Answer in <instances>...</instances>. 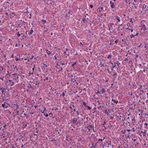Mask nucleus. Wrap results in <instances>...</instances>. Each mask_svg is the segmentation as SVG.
Listing matches in <instances>:
<instances>
[{"label":"nucleus","instance_id":"24","mask_svg":"<svg viewBox=\"0 0 148 148\" xmlns=\"http://www.w3.org/2000/svg\"><path fill=\"white\" fill-rule=\"evenodd\" d=\"M49 115L50 117H51L53 116V114L52 113H49Z\"/></svg>","mask_w":148,"mask_h":148},{"label":"nucleus","instance_id":"33","mask_svg":"<svg viewBox=\"0 0 148 148\" xmlns=\"http://www.w3.org/2000/svg\"><path fill=\"white\" fill-rule=\"evenodd\" d=\"M76 64V62H74L73 63V64H72V66H74V65H75V64Z\"/></svg>","mask_w":148,"mask_h":148},{"label":"nucleus","instance_id":"54","mask_svg":"<svg viewBox=\"0 0 148 148\" xmlns=\"http://www.w3.org/2000/svg\"><path fill=\"white\" fill-rule=\"evenodd\" d=\"M114 118L113 117H112V116H110V119H113Z\"/></svg>","mask_w":148,"mask_h":148},{"label":"nucleus","instance_id":"31","mask_svg":"<svg viewBox=\"0 0 148 148\" xmlns=\"http://www.w3.org/2000/svg\"><path fill=\"white\" fill-rule=\"evenodd\" d=\"M90 7L91 8H93V5H90Z\"/></svg>","mask_w":148,"mask_h":148},{"label":"nucleus","instance_id":"48","mask_svg":"<svg viewBox=\"0 0 148 148\" xmlns=\"http://www.w3.org/2000/svg\"><path fill=\"white\" fill-rule=\"evenodd\" d=\"M24 145L23 144H22V145H21V147L22 148L23 147H24Z\"/></svg>","mask_w":148,"mask_h":148},{"label":"nucleus","instance_id":"28","mask_svg":"<svg viewBox=\"0 0 148 148\" xmlns=\"http://www.w3.org/2000/svg\"><path fill=\"white\" fill-rule=\"evenodd\" d=\"M114 74L113 75V76H117V73H114Z\"/></svg>","mask_w":148,"mask_h":148},{"label":"nucleus","instance_id":"34","mask_svg":"<svg viewBox=\"0 0 148 148\" xmlns=\"http://www.w3.org/2000/svg\"><path fill=\"white\" fill-rule=\"evenodd\" d=\"M60 64H61L62 65H64L65 64L64 63H63V62H61L60 63Z\"/></svg>","mask_w":148,"mask_h":148},{"label":"nucleus","instance_id":"52","mask_svg":"<svg viewBox=\"0 0 148 148\" xmlns=\"http://www.w3.org/2000/svg\"><path fill=\"white\" fill-rule=\"evenodd\" d=\"M145 8H146L147 9L148 8V6H147L146 5H145Z\"/></svg>","mask_w":148,"mask_h":148},{"label":"nucleus","instance_id":"7","mask_svg":"<svg viewBox=\"0 0 148 148\" xmlns=\"http://www.w3.org/2000/svg\"><path fill=\"white\" fill-rule=\"evenodd\" d=\"M7 90V88H2V94H5V92Z\"/></svg>","mask_w":148,"mask_h":148},{"label":"nucleus","instance_id":"13","mask_svg":"<svg viewBox=\"0 0 148 148\" xmlns=\"http://www.w3.org/2000/svg\"><path fill=\"white\" fill-rule=\"evenodd\" d=\"M141 132L143 134V136H145V134H146V131H145V132H143V131H142Z\"/></svg>","mask_w":148,"mask_h":148},{"label":"nucleus","instance_id":"29","mask_svg":"<svg viewBox=\"0 0 148 148\" xmlns=\"http://www.w3.org/2000/svg\"><path fill=\"white\" fill-rule=\"evenodd\" d=\"M17 36H18V37H19V36H21V34H20L19 33V32H17Z\"/></svg>","mask_w":148,"mask_h":148},{"label":"nucleus","instance_id":"20","mask_svg":"<svg viewBox=\"0 0 148 148\" xmlns=\"http://www.w3.org/2000/svg\"><path fill=\"white\" fill-rule=\"evenodd\" d=\"M76 112L77 113V115H79V113H80L81 112H79V110H78L77 111H76Z\"/></svg>","mask_w":148,"mask_h":148},{"label":"nucleus","instance_id":"8","mask_svg":"<svg viewBox=\"0 0 148 148\" xmlns=\"http://www.w3.org/2000/svg\"><path fill=\"white\" fill-rule=\"evenodd\" d=\"M141 27L142 29H143L144 31H145L146 30V27L145 24H143L140 26Z\"/></svg>","mask_w":148,"mask_h":148},{"label":"nucleus","instance_id":"64","mask_svg":"<svg viewBox=\"0 0 148 148\" xmlns=\"http://www.w3.org/2000/svg\"><path fill=\"white\" fill-rule=\"evenodd\" d=\"M127 131H128V132H129V131H130V130H127Z\"/></svg>","mask_w":148,"mask_h":148},{"label":"nucleus","instance_id":"42","mask_svg":"<svg viewBox=\"0 0 148 148\" xmlns=\"http://www.w3.org/2000/svg\"><path fill=\"white\" fill-rule=\"evenodd\" d=\"M89 126L90 127V128H92L93 127V126L91 125H89Z\"/></svg>","mask_w":148,"mask_h":148},{"label":"nucleus","instance_id":"9","mask_svg":"<svg viewBox=\"0 0 148 148\" xmlns=\"http://www.w3.org/2000/svg\"><path fill=\"white\" fill-rule=\"evenodd\" d=\"M90 146L91 147L90 148H93L95 147V146L94 145V143H91L90 144Z\"/></svg>","mask_w":148,"mask_h":148},{"label":"nucleus","instance_id":"37","mask_svg":"<svg viewBox=\"0 0 148 148\" xmlns=\"http://www.w3.org/2000/svg\"><path fill=\"white\" fill-rule=\"evenodd\" d=\"M65 93H64V92H63L62 93V96H65Z\"/></svg>","mask_w":148,"mask_h":148},{"label":"nucleus","instance_id":"45","mask_svg":"<svg viewBox=\"0 0 148 148\" xmlns=\"http://www.w3.org/2000/svg\"><path fill=\"white\" fill-rule=\"evenodd\" d=\"M124 60L125 61H127V58H126L124 59Z\"/></svg>","mask_w":148,"mask_h":148},{"label":"nucleus","instance_id":"30","mask_svg":"<svg viewBox=\"0 0 148 148\" xmlns=\"http://www.w3.org/2000/svg\"><path fill=\"white\" fill-rule=\"evenodd\" d=\"M44 115L46 117H47L49 116V115L48 114H45V113H44Z\"/></svg>","mask_w":148,"mask_h":148},{"label":"nucleus","instance_id":"12","mask_svg":"<svg viewBox=\"0 0 148 148\" xmlns=\"http://www.w3.org/2000/svg\"><path fill=\"white\" fill-rule=\"evenodd\" d=\"M34 31L32 29V28H31V30H30V32L29 33V35H32V33Z\"/></svg>","mask_w":148,"mask_h":148},{"label":"nucleus","instance_id":"19","mask_svg":"<svg viewBox=\"0 0 148 148\" xmlns=\"http://www.w3.org/2000/svg\"><path fill=\"white\" fill-rule=\"evenodd\" d=\"M83 104L84 106H85L86 107L87 106L86 105V103L85 102H83Z\"/></svg>","mask_w":148,"mask_h":148},{"label":"nucleus","instance_id":"49","mask_svg":"<svg viewBox=\"0 0 148 148\" xmlns=\"http://www.w3.org/2000/svg\"><path fill=\"white\" fill-rule=\"evenodd\" d=\"M14 56V54H12V56H11V57L13 58H14L13 57V56Z\"/></svg>","mask_w":148,"mask_h":148},{"label":"nucleus","instance_id":"32","mask_svg":"<svg viewBox=\"0 0 148 148\" xmlns=\"http://www.w3.org/2000/svg\"><path fill=\"white\" fill-rule=\"evenodd\" d=\"M82 21H83L84 23L85 21L86 20V19L85 18H83L82 19Z\"/></svg>","mask_w":148,"mask_h":148},{"label":"nucleus","instance_id":"2","mask_svg":"<svg viewBox=\"0 0 148 148\" xmlns=\"http://www.w3.org/2000/svg\"><path fill=\"white\" fill-rule=\"evenodd\" d=\"M110 7L112 9L114 8L116 5V3H115L114 2H113L111 1H110Z\"/></svg>","mask_w":148,"mask_h":148},{"label":"nucleus","instance_id":"21","mask_svg":"<svg viewBox=\"0 0 148 148\" xmlns=\"http://www.w3.org/2000/svg\"><path fill=\"white\" fill-rule=\"evenodd\" d=\"M103 141V140H102V139H98V142H99V141H101V142H102Z\"/></svg>","mask_w":148,"mask_h":148},{"label":"nucleus","instance_id":"58","mask_svg":"<svg viewBox=\"0 0 148 148\" xmlns=\"http://www.w3.org/2000/svg\"><path fill=\"white\" fill-rule=\"evenodd\" d=\"M35 66H34V67L32 68V70L34 71V69Z\"/></svg>","mask_w":148,"mask_h":148},{"label":"nucleus","instance_id":"40","mask_svg":"<svg viewBox=\"0 0 148 148\" xmlns=\"http://www.w3.org/2000/svg\"><path fill=\"white\" fill-rule=\"evenodd\" d=\"M24 76L23 75L21 77V78L22 79H23L24 78Z\"/></svg>","mask_w":148,"mask_h":148},{"label":"nucleus","instance_id":"3","mask_svg":"<svg viewBox=\"0 0 148 148\" xmlns=\"http://www.w3.org/2000/svg\"><path fill=\"white\" fill-rule=\"evenodd\" d=\"M2 107L4 108H7L8 107V104L4 102L3 103L1 104Z\"/></svg>","mask_w":148,"mask_h":148},{"label":"nucleus","instance_id":"57","mask_svg":"<svg viewBox=\"0 0 148 148\" xmlns=\"http://www.w3.org/2000/svg\"><path fill=\"white\" fill-rule=\"evenodd\" d=\"M6 126V125H3V127H5Z\"/></svg>","mask_w":148,"mask_h":148},{"label":"nucleus","instance_id":"46","mask_svg":"<svg viewBox=\"0 0 148 148\" xmlns=\"http://www.w3.org/2000/svg\"><path fill=\"white\" fill-rule=\"evenodd\" d=\"M34 56H32L30 58L31 59H32L33 58Z\"/></svg>","mask_w":148,"mask_h":148},{"label":"nucleus","instance_id":"62","mask_svg":"<svg viewBox=\"0 0 148 148\" xmlns=\"http://www.w3.org/2000/svg\"><path fill=\"white\" fill-rule=\"evenodd\" d=\"M105 138V137H103V139H102L103 140H104Z\"/></svg>","mask_w":148,"mask_h":148},{"label":"nucleus","instance_id":"25","mask_svg":"<svg viewBox=\"0 0 148 148\" xmlns=\"http://www.w3.org/2000/svg\"><path fill=\"white\" fill-rule=\"evenodd\" d=\"M47 67V66L46 64H44L43 67L45 68L46 67Z\"/></svg>","mask_w":148,"mask_h":148},{"label":"nucleus","instance_id":"43","mask_svg":"<svg viewBox=\"0 0 148 148\" xmlns=\"http://www.w3.org/2000/svg\"><path fill=\"white\" fill-rule=\"evenodd\" d=\"M16 112L17 113V114L18 115L19 114V111H16Z\"/></svg>","mask_w":148,"mask_h":148},{"label":"nucleus","instance_id":"27","mask_svg":"<svg viewBox=\"0 0 148 148\" xmlns=\"http://www.w3.org/2000/svg\"><path fill=\"white\" fill-rule=\"evenodd\" d=\"M136 36H140V34H139L138 33H136V35H135Z\"/></svg>","mask_w":148,"mask_h":148},{"label":"nucleus","instance_id":"16","mask_svg":"<svg viewBox=\"0 0 148 148\" xmlns=\"http://www.w3.org/2000/svg\"><path fill=\"white\" fill-rule=\"evenodd\" d=\"M134 35H133V34H131L130 35V36L131 38H132L133 37L134 38Z\"/></svg>","mask_w":148,"mask_h":148},{"label":"nucleus","instance_id":"10","mask_svg":"<svg viewBox=\"0 0 148 148\" xmlns=\"http://www.w3.org/2000/svg\"><path fill=\"white\" fill-rule=\"evenodd\" d=\"M105 113L108 114V115H109V114H109V113H110V110H107V109H106L105 110Z\"/></svg>","mask_w":148,"mask_h":148},{"label":"nucleus","instance_id":"44","mask_svg":"<svg viewBox=\"0 0 148 148\" xmlns=\"http://www.w3.org/2000/svg\"><path fill=\"white\" fill-rule=\"evenodd\" d=\"M130 22H132V23H133V22L132 21V18H130Z\"/></svg>","mask_w":148,"mask_h":148},{"label":"nucleus","instance_id":"59","mask_svg":"<svg viewBox=\"0 0 148 148\" xmlns=\"http://www.w3.org/2000/svg\"><path fill=\"white\" fill-rule=\"evenodd\" d=\"M127 25L128 26H130V24L129 23H127Z\"/></svg>","mask_w":148,"mask_h":148},{"label":"nucleus","instance_id":"18","mask_svg":"<svg viewBox=\"0 0 148 148\" xmlns=\"http://www.w3.org/2000/svg\"><path fill=\"white\" fill-rule=\"evenodd\" d=\"M42 21L43 22L42 24H44L46 22V21L44 20H42Z\"/></svg>","mask_w":148,"mask_h":148},{"label":"nucleus","instance_id":"56","mask_svg":"<svg viewBox=\"0 0 148 148\" xmlns=\"http://www.w3.org/2000/svg\"><path fill=\"white\" fill-rule=\"evenodd\" d=\"M132 122H133L134 121V118L133 119H132Z\"/></svg>","mask_w":148,"mask_h":148},{"label":"nucleus","instance_id":"55","mask_svg":"<svg viewBox=\"0 0 148 148\" xmlns=\"http://www.w3.org/2000/svg\"><path fill=\"white\" fill-rule=\"evenodd\" d=\"M15 60L16 61H18V60L19 59L18 58H16L15 59Z\"/></svg>","mask_w":148,"mask_h":148},{"label":"nucleus","instance_id":"51","mask_svg":"<svg viewBox=\"0 0 148 148\" xmlns=\"http://www.w3.org/2000/svg\"><path fill=\"white\" fill-rule=\"evenodd\" d=\"M101 93V92H100V91H98V92H97V93Z\"/></svg>","mask_w":148,"mask_h":148},{"label":"nucleus","instance_id":"17","mask_svg":"<svg viewBox=\"0 0 148 148\" xmlns=\"http://www.w3.org/2000/svg\"><path fill=\"white\" fill-rule=\"evenodd\" d=\"M47 53L48 55H49L51 53V52L50 51H48L47 52Z\"/></svg>","mask_w":148,"mask_h":148},{"label":"nucleus","instance_id":"35","mask_svg":"<svg viewBox=\"0 0 148 148\" xmlns=\"http://www.w3.org/2000/svg\"><path fill=\"white\" fill-rule=\"evenodd\" d=\"M116 67V64H115V65L112 66V68H113V69L114 68Z\"/></svg>","mask_w":148,"mask_h":148},{"label":"nucleus","instance_id":"53","mask_svg":"<svg viewBox=\"0 0 148 148\" xmlns=\"http://www.w3.org/2000/svg\"><path fill=\"white\" fill-rule=\"evenodd\" d=\"M144 125H145L147 126L148 125V124L147 123H145Z\"/></svg>","mask_w":148,"mask_h":148},{"label":"nucleus","instance_id":"15","mask_svg":"<svg viewBox=\"0 0 148 148\" xmlns=\"http://www.w3.org/2000/svg\"><path fill=\"white\" fill-rule=\"evenodd\" d=\"M112 55H108L107 57V58L108 59H111L112 58Z\"/></svg>","mask_w":148,"mask_h":148},{"label":"nucleus","instance_id":"14","mask_svg":"<svg viewBox=\"0 0 148 148\" xmlns=\"http://www.w3.org/2000/svg\"><path fill=\"white\" fill-rule=\"evenodd\" d=\"M100 92H101L102 94L105 92V89L103 88L100 91Z\"/></svg>","mask_w":148,"mask_h":148},{"label":"nucleus","instance_id":"11","mask_svg":"<svg viewBox=\"0 0 148 148\" xmlns=\"http://www.w3.org/2000/svg\"><path fill=\"white\" fill-rule=\"evenodd\" d=\"M112 101H113L114 103H115L116 104H117L118 103V101L117 100H116L114 99H112Z\"/></svg>","mask_w":148,"mask_h":148},{"label":"nucleus","instance_id":"4","mask_svg":"<svg viewBox=\"0 0 148 148\" xmlns=\"http://www.w3.org/2000/svg\"><path fill=\"white\" fill-rule=\"evenodd\" d=\"M8 82H9L11 86L14 85L15 82V81H13V79L12 80H8Z\"/></svg>","mask_w":148,"mask_h":148},{"label":"nucleus","instance_id":"5","mask_svg":"<svg viewBox=\"0 0 148 148\" xmlns=\"http://www.w3.org/2000/svg\"><path fill=\"white\" fill-rule=\"evenodd\" d=\"M71 121L73 122V123L75 124L76 125H77L76 122L77 121V119L75 118H73V119L71 120Z\"/></svg>","mask_w":148,"mask_h":148},{"label":"nucleus","instance_id":"41","mask_svg":"<svg viewBox=\"0 0 148 148\" xmlns=\"http://www.w3.org/2000/svg\"><path fill=\"white\" fill-rule=\"evenodd\" d=\"M40 111H41V112L42 113H44V110H43H43H41Z\"/></svg>","mask_w":148,"mask_h":148},{"label":"nucleus","instance_id":"47","mask_svg":"<svg viewBox=\"0 0 148 148\" xmlns=\"http://www.w3.org/2000/svg\"><path fill=\"white\" fill-rule=\"evenodd\" d=\"M4 77H3L2 78H1V80L3 81L4 80Z\"/></svg>","mask_w":148,"mask_h":148},{"label":"nucleus","instance_id":"36","mask_svg":"<svg viewBox=\"0 0 148 148\" xmlns=\"http://www.w3.org/2000/svg\"><path fill=\"white\" fill-rule=\"evenodd\" d=\"M118 41L117 40H116L114 41V42L116 44H117V43H118Z\"/></svg>","mask_w":148,"mask_h":148},{"label":"nucleus","instance_id":"1","mask_svg":"<svg viewBox=\"0 0 148 148\" xmlns=\"http://www.w3.org/2000/svg\"><path fill=\"white\" fill-rule=\"evenodd\" d=\"M12 79L13 81L18 83L19 82V75L17 73H14L12 74Z\"/></svg>","mask_w":148,"mask_h":148},{"label":"nucleus","instance_id":"22","mask_svg":"<svg viewBox=\"0 0 148 148\" xmlns=\"http://www.w3.org/2000/svg\"><path fill=\"white\" fill-rule=\"evenodd\" d=\"M19 106L18 105H16V109L15 110H17V109L19 108Z\"/></svg>","mask_w":148,"mask_h":148},{"label":"nucleus","instance_id":"6","mask_svg":"<svg viewBox=\"0 0 148 148\" xmlns=\"http://www.w3.org/2000/svg\"><path fill=\"white\" fill-rule=\"evenodd\" d=\"M114 17L117 20V22H119L121 21V17L117 15H115L114 16Z\"/></svg>","mask_w":148,"mask_h":148},{"label":"nucleus","instance_id":"61","mask_svg":"<svg viewBox=\"0 0 148 148\" xmlns=\"http://www.w3.org/2000/svg\"><path fill=\"white\" fill-rule=\"evenodd\" d=\"M138 57V55L137 54L136 55V58H137Z\"/></svg>","mask_w":148,"mask_h":148},{"label":"nucleus","instance_id":"60","mask_svg":"<svg viewBox=\"0 0 148 148\" xmlns=\"http://www.w3.org/2000/svg\"><path fill=\"white\" fill-rule=\"evenodd\" d=\"M103 127H104L105 130L106 129V128L105 127V125L103 126Z\"/></svg>","mask_w":148,"mask_h":148},{"label":"nucleus","instance_id":"23","mask_svg":"<svg viewBox=\"0 0 148 148\" xmlns=\"http://www.w3.org/2000/svg\"><path fill=\"white\" fill-rule=\"evenodd\" d=\"M122 41L123 42H124L126 43V39L124 38V39H122Z\"/></svg>","mask_w":148,"mask_h":148},{"label":"nucleus","instance_id":"39","mask_svg":"<svg viewBox=\"0 0 148 148\" xmlns=\"http://www.w3.org/2000/svg\"><path fill=\"white\" fill-rule=\"evenodd\" d=\"M106 122H104L103 123V126L104 125H105L106 124Z\"/></svg>","mask_w":148,"mask_h":148},{"label":"nucleus","instance_id":"63","mask_svg":"<svg viewBox=\"0 0 148 148\" xmlns=\"http://www.w3.org/2000/svg\"><path fill=\"white\" fill-rule=\"evenodd\" d=\"M2 88H1V87H0V91L2 90Z\"/></svg>","mask_w":148,"mask_h":148},{"label":"nucleus","instance_id":"26","mask_svg":"<svg viewBox=\"0 0 148 148\" xmlns=\"http://www.w3.org/2000/svg\"><path fill=\"white\" fill-rule=\"evenodd\" d=\"M86 107H87L89 110H90L91 109V108L90 106H87Z\"/></svg>","mask_w":148,"mask_h":148},{"label":"nucleus","instance_id":"38","mask_svg":"<svg viewBox=\"0 0 148 148\" xmlns=\"http://www.w3.org/2000/svg\"><path fill=\"white\" fill-rule=\"evenodd\" d=\"M13 67H14V69H16V68H17V66L16 65L14 66Z\"/></svg>","mask_w":148,"mask_h":148},{"label":"nucleus","instance_id":"50","mask_svg":"<svg viewBox=\"0 0 148 148\" xmlns=\"http://www.w3.org/2000/svg\"><path fill=\"white\" fill-rule=\"evenodd\" d=\"M76 110V108H74L73 110V111L75 112Z\"/></svg>","mask_w":148,"mask_h":148}]
</instances>
